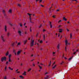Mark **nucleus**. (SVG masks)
Wrapping results in <instances>:
<instances>
[{
  "label": "nucleus",
  "instance_id": "nucleus-33",
  "mask_svg": "<svg viewBox=\"0 0 79 79\" xmlns=\"http://www.w3.org/2000/svg\"><path fill=\"white\" fill-rule=\"evenodd\" d=\"M31 69H29L28 70V72H29V71H31Z\"/></svg>",
  "mask_w": 79,
  "mask_h": 79
},
{
  "label": "nucleus",
  "instance_id": "nucleus-13",
  "mask_svg": "<svg viewBox=\"0 0 79 79\" xmlns=\"http://www.w3.org/2000/svg\"><path fill=\"white\" fill-rule=\"evenodd\" d=\"M48 77H49V76H48V75H47V76H46V77H44V79H48Z\"/></svg>",
  "mask_w": 79,
  "mask_h": 79
},
{
  "label": "nucleus",
  "instance_id": "nucleus-48",
  "mask_svg": "<svg viewBox=\"0 0 79 79\" xmlns=\"http://www.w3.org/2000/svg\"><path fill=\"white\" fill-rule=\"evenodd\" d=\"M60 22H61V20H60L58 21V23H60Z\"/></svg>",
  "mask_w": 79,
  "mask_h": 79
},
{
  "label": "nucleus",
  "instance_id": "nucleus-36",
  "mask_svg": "<svg viewBox=\"0 0 79 79\" xmlns=\"http://www.w3.org/2000/svg\"><path fill=\"white\" fill-rule=\"evenodd\" d=\"M40 44H42V43L43 42L42 41V40H40Z\"/></svg>",
  "mask_w": 79,
  "mask_h": 79
},
{
  "label": "nucleus",
  "instance_id": "nucleus-41",
  "mask_svg": "<svg viewBox=\"0 0 79 79\" xmlns=\"http://www.w3.org/2000/svg\"><path fill=\"white\" fill-rule=\"evenodd\" d=\"M6 64H8V61H7L6 63Z\"/></svg>",
  "mask_w": 79,
  "mask_h": 79
},
{
  "label": "nucleus",
  "instance_id": "nucleus-39",
  "mask_svg": "<svg viewBox=\"0 0 79 79\" xmlns=\"http://www.w3.org/2000/svg\"><path fill=\"white\" fill-rule=\"evenodd\" d=\"M42 27V25L41 24L40 26H39V28H40Z\"/></svg>",
  "mask_w": 79,
  "mask_h": 79
},
{
  "label": "nucleus",
  "instance_id": "nucleus-24",
  "mask_svg": "<svg viewBox=\"0 0 79 79\" xmlns=\"http://www.w3.org/2000/svg\"><path fill=\"white\" fill-rule=\"evenodd\" d=\"M56 66V65L52 67V69H55V67Z\"/></svg>",
  "mask_w": 79,
  "mask_h": 79
},
{
  "label": "nucleus",
  "instance_id": "nucleus-49",
  "mask_svg": "<svg viewBox=\"0 0 79 79\" xmlns=\"http://www.w3.org/2000/svg\"><path fill=\"white\" fill-rule=\"evenodd\" d=\"M52 8V6L49 8V11H50V9Z\"/></svg>",
  "mask_w": 79,
  "mask_h": 79
},
{
  "label": "nucleus",
  "instance_id": "nucleus-15",
  "mask_svg": "<svg viewBox=\"0 0 79 79\" xmlns=\"http://www.w3.org/2000/svg\"><path fill=\"white\" fill-rule=\"evenodd\" d=\"M19 77L20 78H21V79H23L24 77H23V76H19Z\"/></svg>",
  "mask_w": 79,
  "mask_h": 79
},
{
  "label": "nucleus",
  "instance_id": "nucleus-50",
  "mask_svg": "<svg viewBox=\"0 0 79 79\" xmlns=\"http://www.w3.org/2000/svg\"><path fill=\"white\" fill-rule=\"evenodd\" d=\"M66 52V47H65Z\"/></svg>",
  "mask_w": 79,
  "mask_h": 79
},
{
  "label": "nucleus",
  "instance_id": "nucleus-38",
  "mask_svg": "<svg viewBox=\"0 0 79 79\" xmlns=\"http://www.w3.org/2000/svg\"><path fill=\"white\" fill-rule=\"evenodd\" d=\"M63 63H64V62L62 61V62L60 63V64H62Z\"/></svg>",
  "mask_w": 79,
  "mask_h": 79
},
{
  "label": "nucleus",
  "instance_id": "nucleus-27",
  "mask_svg": "<svg viewBox=\"0 0 79 79\" xmlns=\"http://www.w3.org/2000/svg\"><path fill=\"white\" fill-rule=\"evenodd\" d=\"M27 14L29 15V16H30V18H31V15H32V14H30L29 13H28Z\"/></svg>",
  "mask_w": 79,
  "mask_h": 79
},
{
  "label": "nucleus",
  "instance_id": "nucleus-58",
  "mask_svg": "<svg viewBox=\"0 0 79 79\" xmlns=\"http://www.w3.org/2000/svg\"><path fill=\"white\" fill-rule=\"evenodd\" d=\"M26 23H25L24 24H23L24 26H25V25H26Z\"/></svg>",
  "mask_w": 79,
  "mask_h": 79
},
{
  "label": "nucleus",
  "instance_id": "nucleus-46",
  "mask_svg": "<svg viewBox=\"0 0 79 79\" xmlns=\"http://www.w3.org/2000/svg\"><path fill=\"white\" fill-rule=\"evenodd\" d=\"M76 53V52H74L73 53V54L75 55V54Z\"/></svg>",
  "mask_w": 79,
  "mask_h": 79
},
{
  "label": "nucleus",
  "instance_id": "nucleus-4",
  "mask_svg": "<svg viewBox=\"0 0 79 79\" xmlns=\"http://www.w3.org/2000/svg\"><path fill=\"white\" fill-rule=\"evenodd\" d=\"M2 12L3 14L4 15V16H6V14L5 13V10H3Z\"/></svg>",
  "mask_w": 79,
  "mask_h": 79
},
{
  "label": "nucleus",
  "instance_id": "nucleus-43",
  "mask_svg": "<svg viewBox=\"0 0 79 79\" xmlns=\"http://www.w3.org/2000/svg\"><path fill=\"white\" fill-rule=\"evenodd\" d=\"M40 6H41L42 7H44V6L42 5H40Z\"/></svg>",
  "mask_w": 79,
  "mask_h": 79
},
{
  "label": "nucleus",
  "instance_id": "nucleus-42",
  "mask_svg": "<svg viewBox=\"0 0 79 79\" xmlns=\"http://www.w3.org/2000/svg\"><path fill=\"white\" fill-rule=\"evenodd\" d=\"M52 17L53 18H55V15H53L52 16Z\"/></svg>",
  "mask_w": 79,
  "mask_h": 79
},
{
  "label": "nucleus",
  "instance_id": "nucleus-44",
  "mask_svg": "<svg viewBox=\"0 0 79 79\" xmlns=\"http://www.w3.org/2000/svg\"><path fill=\"white\" fill-rule=\"evenodd\" d=\"M56 61H55L53 64H52V65H54V64H55V63H56Z\"/></svg>",
  "mask_w": 79,
  "mask_h": 79
},
{
  "label": "nucleus",
  "instance_id": "nucleus-17",
  "mask_svg": "<svg viewBox=\"0 0 79 79\" xmlns=\"http://www.w3.org/2000/svg\"><path fill=\"white\" fill-rule=\"evenodd\" d=\"M27 40H26L24 41V44H26V42H27Z\"/></svg>",
  "mask_w": 79,
  "mask_h": 79
},
{
  "label": "nucleus",
  "instance_id": "nucleus-37",
  "mask_svg": "<svg viewBox=\"0 0 79 79\" xmlns=\"http://www.w3.org/2000/svg\"><path fill=\"white\" fill-rule=\"evenodd\" d=\"M20 43H18L17 44V46H18V45H20Z\"/></svg>",
  "mask_w": 79,
  "mask_h": 79
},
{
  "label": "nucleus",
  "instance_id": "nucleus-18",
  "mask_svg": "<svg viewBox=\"0 0 79 79\" xmlns=\"http://www.w3.org/2000/svg\"><path fill=\"white\" fill-rule=\"evenodd\" d=\"M30 23H33L32 22V21H31V17H30Z\"/></svg>",
  "mask_w": 79,
  "mask_h": 79
},
{
  "label": "nucleus",
  "instance_id": "nucleus-59",
  "mask_svg": "<svg viewBox=\"0 0 79 79\" xmlns=\"http://www.w3.org/2000/svg\"><path fill=\"white\" fill-rule=\"evenodd\" d=\"M53 55L55 54V52H53Z\"/></svg>",
  "mask_w": 79,
  "mask_h": 79
},
{
  "label": "nucleus",
  "instance_id": "nucleus-29",
  "mask_svg": "<svg viewBox=\"0 0 79 79\" xmlns=\"http://www.w3.org/2000/svg\"><path fill=\"white\" fill-rule=\"evenodd\" d=\"M11 55L10 54L9 55V58H11Z\"/></svg>",
  "mask_w": 79,
  "mask_h": 79
},
{
  "label": "nucleus",
  "instance_id": "nucleus-16",
  "mask_svg": "<svg viewBox=\"0 0 79 79\" xmlns=\"http://www.w3.org/2000/svg\"><path fill=\"white\" fill-rule=\"evenodd\" d=\"M10 35V33L9 32L7 34V37H9Z\"/></svg>",
  "mask_w": 79,
  "mask_h": 79
},
{
  "label": "nucleus",
  "instance_id": "nucleus-61",
  "mask_svg": "<svg viewBox=\"0 0 79 79\" xmlns=\"http://www.w3.org/2000/svg\"><path fill=\"white\" fill-rule=\"evenodd\" d=\"M40 50H43L42 48H40Z\"/></svg>",
  "mask_w": 79,
  "mask_h": 79
},
{
  "label": "nucleus",
  "instance_id": "nucleus-47",
  "mask_svg": "<svg viewBox=\"0 0 79 79\" xmlns=\"http://www.w3.org/2000/svg\"><path fill=\"white\" fill-rule=\"evenodd\" d=\"M61 71V70H59L58 71H57L58 73H60Z\"/></svg>",
  "mask_w": 79,
  "mask_h": 79
},
{
  "label": "nucleus",
  "instance_id": "nucleus-53",
  "mask_svg": "<svg viewBox=\"0 0 79 79\" xmlns=\"http://www.w3.org/2000/svg\"><path fill=\"white\" fill-rule=\"evenodd\" d=\"M18 6H20V7L21 6V5L19 4H18Z\"/></svg>",
  "mask_w": 79,
  "mask_h": 79
},
{
  "label": "nucleus",
  "instance_id": "nucleus-35",
  "mask_svg": "<svg viewBox=\"0 0 79 79\" xmlns=\"http://www.w3.org/2000/svg\"><path fill=\"white\" fill-rule=\"evenodd\" d=\"M40 2H39V3H41V2H42V0H39Z\"/></svg>",
  "mask_w": 79,
  "mask_h": 79
},
{
  "label": "nucleus",
  "instance_id": "nucleus-12",
  "mask_svg": "<svg viewBox=\"0 0 79 79\" xmlns=\"http://www.w3.org/2000/svg\"><path fill=\"white\" fill-rule=\"evenodd\" d=\"M49 25H50L51 28H52V22H50Z\"/></svg>",
  "mask_w": 79,
  "mask_h": 79
},
{
  "label": "nucleus",
  "instance_id": "nucleus-19",
  "mask_svg": "<svg viewBox=\"0 0 79 79\" xmlns=\"http://www.w3.org/2000/svg\"><path fill=\"white\" fill-rule=\"evenodd\" d=\"M9 69H10V70H11V71H13V69L11 68V67H9Z\"/></svg>",
  "mask_w": 79,
  "mask_h": 79
},
{
  "label": "nucleus",
  "instance_id": "nucleus-31",
  "mask_svg": "<svg viewBox=\"0 0 79 79\" xmlns=\"http://www.w3.org/2000/svg\"><path fill=\"white\" fill-rule=\"evenodd\" d=\"M7 69V68L6 67V66L5 68V71H6V69Z\"/></svg>",
  "mask_w": 79,
  "mask_h": 79
},
{
  "label": "nucleus",
  "instance_id": "nucleus-25",
  "mask_svg": "<svg viewBox=\"0 0 79 79\" xmlns=\"http://www.w3.org/2000/svg\"><path fill=\"white\" fill-rule=\"evenodd\" d=\"M19 25L20 27H22L23 26V24H22V23H21L19 24Z\"/></svg>",
  "mask_w": 79,
  "mask_h": 79
},
{
  "label": "nucleus",
  "instance_id": "nucleus-56",
  "mask_svg": "<svg viewBox=\"0 0 79 79\" xmlns=\"http://www.w3.org/2000/svg\"><path fill=\"white\" fill-rule=\"evenodd\" d=\"M30 32H32V30H31V28L30 29Z\"/></svg>",
  "mask_w": 79,
  "mask_h": 79
},
{
  "label": "nucleus",
  "instance_id": "nucleus-6",
  "mask_svg": "<svg viewBox=\"0 0 79 79\" xmlns=\"http://www.w3.org/2000/svg\"><path fill=\"white\" fill-rule=\"evenodd\" d=\"M59 32H60L61 33L62 32V31H63V29H59Z\"/></svg>",
  "mask_w": 79,
  "mask_h": 79
},
{
  "label": "nucleus",
  "instance_id": "nucleus-55",
  "mask_svg": "<svg viewBox=\"0 0 79 79\" xmlns=\"http://www.w3.org/2000/svg\"><path fill=\"white\" fill-rule=\"evenodd\" d=\"M60 11V10H59L58 9L57 10H56V11Z\"/></svg>",
  "mask_w": 79,
  "mask_h": 79
},
{
  "label": "nucleus",
  "instance_id": "nucleus-52",
  "mask_svg": "<svg viewBox=\"0 0 79 79\" xmlns=\"http://www.w3.org/2000/svg\"><path fill=\"white\" fill-rule=\"evenodd\" d=\"M33 66H35V64H34V63L33 64Z\"/></svg>",
  "mask_w": 79,
  "mask_h": 79
},
{
  "label": "nucleus",
  "instance_id": "nucleus-14",
  "mask_svg": "<svg viewBox=\"0 0 79 79\" xmlns=\"http://www.w3.org/2000/svg\"><path fill=\"white\" fill-rule=\"evenodd\" d=\"M8 54H9V52L7 51L6 54V56H8Z\"/></svg>",
  "mask_w": 79,
  "mask_h": 79
},
{
  "label": "nucleus",
  "instance_id": "nucleus-54",
  "mask_svg": "<svg viewBox=\"0 0 79 79\" xmlns=\"http://www.w3.org/2000/svg\"><path fill=\"white\" fill-rule=\"evenodd\" d=\"M60 27H61V25H60L58 27L59 28Z\"/></svg>",
  "mask_w": 79,
  "mask_h": 79
},
{
  "label": "nucleus",
  "instance_id": "nucleus-26",
  "mask_svg": "<svg viewBox=\"0 0 79 79\" xmlns=\"http://www.w3.org/2000/svg\"><path fill=\"white\" fill-rule=\"evenodd\" d=\"M14 45H15V43H13L11 44V46L12 47H13Z\"/></svg>",
  "mask_w": 79,
  "mask_h": 79
},
{
  "label": "nucleus",
  "instance_id": "nucleus-28",
  "mask_svg": "<svg viewBox=\"0 0 79 79\" xmlns=\"http://www.w3.org/2000/svg\"><path fill=\"white\" fill-rule=\"evenodd\" d=\"M70 39H71L72 38V34L71 33L70 34Z\"/></svg>",
  "mask_w": 79,
  "mask_h": 79
},
{
  "label": "nucleus",
  "instance_id": "nucleus-9",
  "mask_svg": "<svg viewBox=\"0 0 79 79\" xmlns=\"http://www.w3.org/2000/svg\"><path fill=\"white\" fill-rule=\"evenodd\" d=\"M63 20H64L65 21H67V19H66L64 17H63Z\"/></svg>",
  "mask_w": 79,
  "mask_h": 79
},
{
  "label": "nucleus",
  "instance_id": "nucleus-1",
  "mask_svg": "<svg viewBox=\"0 0 79 79\" xmlns=\"http://www.w3.org/2000/svg\"><path fill=\"white\" fill-rule=\"evenodd\" d=\"M1 62H4V61H6V57L5 56L2 57L1 59Z\"/></svg>",
  "mask_w": 79,
  "mask_h": 79
},
{
  "label": "nucleus",
  "instance_id": "nucleus-32",
  "mask_svg": "<svg viewBox=\"0 0 79 79\" xmlns=\"http://www.w3.org/2000/svg\"><path fill=\"white\" fill-rule=\"evenodd\" d=\"M3 79H6V76H5V77H4Z\"/></svg>",
  "mask_w": 79,
  "mask_h": 79
},
{
  "label": "nucleus",
  "instance_id": "nucleus-10",
  "mask_svg": "<svg viewBox=\"0 0 79 79\" xmlns=\"http://www.w3.org/2000/svg\"><path fill=\"white\" fill-rule=\"evenodd\" d=\"M20 53H21V51H19L17 52V55H19V54H20Z\"/></svg>",
  "mask_w": 79,
  "mask_h": 79
},
{
  "label": "nucleus",
  "instance_id": "nucleus-11",
  "mask_svg": "<svg viewBox=\"0 0 79 79\" xmlns=\"http://www.w3.org/2000/svg\"><path fill=\"white\" fill-rule=\"evenodd\" d=\"M22 75L26 76V72L25 71L24 72V73L22 74Z\"/></svg>",
  "mask_w": 79,
  "mask_h": 79
},
{
  "label": "nucleus",
  "instance_id": "nucleus-60",
  "mask_svg": "<svg viewBox=\"0 0 79 79\" xmlns=\"http://www.w3.org/2000/svg\"><path fill=\"white\" fill-rule=\"evenodd\" d=\"M44 31H45V29H43V32H44Z\"/></svg>",
  "mask_w": 79,
  "mask_h": 79
},
{
  "label": "nucleus",
  "instance_id": "nucleus-5",
  "mask_svg": "<svg viewBox=\"0 0 79 79\" xmlns=\"http://www.w3.org/2000/svg\"><path fill=\"white\" fill-rule=\"evenodd\" d=\"M68 40H66H66H65V45L66 46H67L68 45Z\"/></svg>",
  "mask_w": 79,
  "mask_h": 79
},
{
  "label": "nucleus",
  "instance_id": "nucleus-7",
  "mask_svg": "<svg viewBox=\"0 0 79 79\" xmlns=\"http://www.w3.org/2000/svg\"><path fill=\"white\" fill-rule=\"evenodd\" d=\"M4 29L5 31L6 32V31L7 30V27H6V25Z\"/></svg>",
  "mask_w": 79,
  "mask_h": 79
},
{
  "label": "nucleus",
  "instance_id": "nucleus-30",
  "mask_svg": "<svg viewBox=\"0 0 79 79\" xmlns=\"http://www.w3.org/2000/svg\"><path fill=\"white\" fill-rule=\"evenodd\" d=\"M38 66L39 67L40 69H42V67L40 66V65H39Z\"/></svg>",
  "mask_w": 79,
  "mask_h": 79
},
{
  "label": "nucleus",
  "instance_id": "nucleus-34",
  "mask_svg": "<svg viewBox=\"0 0 79 79\" xmlns=\"http://www.w3.org/2000/svg\"><path fill=\"white\" fill-rule=\"evenodd\" d=\"M43 38L44 39H45V35H43Z\"/></svg>",
  "mask_w": 79,
  "mask_h": 79
},
{
  "label": "nucleus",
  "instance_id": "nucleus-51",
  "mask_svg": "<svg viewBox=\"0 0 79 79\" xmlns=\"http://www.w3.org/2000/svg\"><path fill=\"white\" fill-rule=\"evenodd\" d=\"M15 50H13V52H14V53H15Z\"/></svg>",
  "mask_w": 79,
  "mask_h": 79
},
{
  "label": "nucleus",
  "instance_id": "nucleus-64",
  "mask_svg": "<svg viewBox=\"0 0 79 79\" xmlns=\"http://www.w3.org/2000/svg\"><path fill=\"white\" fill-rule=\"evenodd\" d=\"M20 73V72H17V73Z\"/></svg>",
  "mask_w": 79,
  "mask_h": 79
},
{
  "label": "nucleus",
  "instance_id": "nucleus-22",
  "mask_svg": "<svg viewBox=\"0 0 79 79\" xmlns=\"http://www.w3.org/2000/svg\"><path fill=\"white\" fill-rule=\"evenodd\" d=\"M57 48L59 49L60 48V44H58L57 46Z\"/></svg>",
  "mask_w": 79,
  "mask_h": 79
},
{
  "label": "nucleus",
  "instance_id": "nucleus-63",
  "mask_svg": "<svg viewBox=\"0 0 79 79\" xmlns=\"http://www.w3.org/2000/svg\"><path fill=\"white\" fill-rule=\"evenodd\" d=\"M18 71V69H17L16 71H16V72H17V71Z\"/></svg>",
  "mask_w": 79,
  "mask_h": 79
},
{
  "label": "nucleus",
  "instance_id": "nucleus-57",
  "mask_svg": "<svg viewBox=\"0 0 79 79\" xmlns=\"http://www.w3.org/2000/svg\"><path fill=\"white\" fill-rule=\"evenodd\" d=\"M66 30L68 32V31H69V30H68V29H67Z\"/></svg>",
  "mask_w": 79,
  "mask_h": 79
},
{
  "label": "nucleus",
  "instance_id": "nucleus-40",
  "mask_svg": "<svg viewBox=\"0 0 79 79\" xmlns=\"http://www.w3.org/2000/svg\"><path fill=\"white\" fill-rule=\"evenodd\" d=\"M27 32H26V31H25V34H27Z\"/></svg>",
  "mask_w": 79,
  "mask_h": 79
},
{
  "label": "nucleus",
  "instance_id": "nucleus-8",
  "mask_svg": "<svg viewBox=\"0 0 79 79\" xmlns=\"http://www.w3.org/2000/svg\"><path fill=\"white\" fill-rule=\"evenodd\" d=\"M18 33L20 35H21V32L20 31H18Z\"/></svg>",
  "mask_w": 79,
  "mask_h": 79
},
{
  "label": "nucleus",
  "instance_id": "nucleus-21",
  "mask_svg": "<svg viewBox=\"0 0 79 79\" xmlns=\"http://www.w3.org/2000/svg\"><path fill=\"white\" fill-rule=\"evenodd\" d=\"M9 62H11V58H9Z\"/></svg>",
  "mask_w": 79,
  "mask_h": 79
},
{
  "label": "nucleus",
  "instance_id": "nucleus-2",
  "mask_svg": "<svg viewBox=\"0 0 79 79\" xmlns=\"http://www.w3.org/2000/svg\"><path fill=\"white\" fill-rule=\"evenodd\" d=\"M1 38L3 42H5L6 41V40L5 39V38H4V37L2 35H1Z\"/></svg>",
  "mask_w": 79,
  "mask_h": 79
},
{
  "label": "nucleus",
  "instance_id": "nucleus-20",
  "mask_svg": "<svg viewBox=\"0 0 79 79\" xmlns=\"http://www.w3.org/2000/svg\"><path fill=\"white\" fill-rule=\"evenodd\" d=\"M51 63H52V61H51V60H50V63L49 64L48 66H50L51 65Z\"/></svg>",
  "mask_w": 79,
  "mask_h": 79
},
{
  "label": "nucleus",
  "instance_id": "nucleus-62",
  "mask_svg": "<svg viewBox=\"0 0 79 79\" xmlns=\"http://www.w3.org/2000/svg\"><path fill=\"white\" fill-rule=\"evenodd\" d=\"M78 51H79V49L77 50L76 52H78Z\"/></svg>",
  "mask_w": 79,
  "mask_h": 79
},
{
  "label": "nucleus",
  "instance_id": "nucleus-45",
  "mask_svg": "<svg viewBox=\"0 0 79 79\" xmlns=\"http://www.w3.org/2000/svg\"><path fill=\"white\" fill-rule=\"evenodd\" d=\"M71 59H72V57H71L69 59V60H71Z\"/></svg>",
  "mask_w": 79,
  "mask_h": 79
},
{
  "label": "nucleus",
  "instance_id": "nucleus-23",
  "mask_svg": "<svg viewBox=\"0 0 79 79\" xmlns=\"http://www.w3.org/2000/svg\"><path fill=\"white\" fill-rule=\"evenodd\" d=\"M9 12L10 13H11V12H12V11L11 10H9Z\"/></svg>",
  "mask_w": 79,
  "mask_h": 79
},
{
  "label": "nucleus",
  "instance_id": "nucleus-3",
  "mask_svg": "<svg viewBox=\"0 0 79 79\" xmlns=\"http://www.w3.org/2000/svg\"><path fill=\"white\" fill-rule=\"evenodd\" d=\"M34 41L31 40V47H33V45H34Z\"/></svg>",
  "mask_w": 79,
  "mask_h": 79
}]
</instances>
